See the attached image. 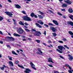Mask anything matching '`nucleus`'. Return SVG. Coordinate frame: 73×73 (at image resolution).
<instances>
[{
	"instance_id": "6",
	"label": "nucleus",
	"mask_w": 73,
	"mask_h": 73,
	"mask_svg": "<svg viewBox=\"0 0 73 73\" xmlns=\"http://www.w3.org/2000/svg\"><path fill=\"white\" fill-rule=\"evenodd\" d=\"M5 13H6L7 15L9 16L10 17H12V16L13 15V14L10 12H5Z\"/></svg>"
},
{
	"instance_id": "44",
	"label": "nucleus",
	"mask_w": 73,
	"mask_h": 73,
	"mask_svg": "<svg viewBox=\"0 0 73 73\" xmlns=\"http://www.w3.org/2000/svg\"><path fill=\"white\" fill-rule=\"evenodd\" d=\"M22 13H23L24 14H25V15H26V13H25V11H22Z\"/></svg>"
},
{
	"instance_id": "58",
	"label": "nucleus",
	"mask_w": 73,
	"mask_h": 73,
	"mask_svg": "<svg viewBox=\"0 0 73 73\" xmlns=\"http://www.w3.org/2000/svg\"><path fill=\"white\" fill-rule=\"evenodd\" d=\"M8 2H10V3H11L12 2L11 1V0H8Z\"/></svg>"
},
{
	"instance_id": "15",
	"label": "nucleus",
	"mask_w": 73,
	"mask_h": 73,
	"mask_svg": "<svg viewBox=\"0 0 73 73\" xmlns=\"http://www.w3.org/2000/svg\"><path fill=\"white\" fill-rule=\"evenodd\" d=\"M68 57H69V59L70 60H72L73 59V58L72 56H71L70 55H68Z\"/></svg>"
},
{
	"instance_id": "39",
	"label": "nucleus",
	"mask_w": 73,
	"mask_h": 73,
	"mask_svg": "<svg viewBox=\"0 0 73 73\" xmlns=\"http://www.w3.org/2000/svg\"><path fill=\"white\" fill-rule=\"evenodd\" d=\"M64 46L65 48H67V49H69V47L67 46V45H64Z\"/></svg>"
},
{
	"instance_id": "17",
	"label": "nucleus",
	"mask_w": 73,
	"mask_h": 73,
	"mask_svg": "<svg viewBox=\"0 0 73 73\" xmlns=\"http://www.w3.org/2000/svg\"><path fill=\"white\" fill-rule=\"evenodd\" d=\"M7 67V68H8V67H6L5 65H3V67H0V68H1V70H4V67Z\"/></svg>"
},
{
	"instance_id": "32",
	"label": "nucleus",
	"mask_w": 73,
	"mask_h": 73,
	"mask_svg": "<svg viewBox=\"0 0 73 73\" xmlns=\"http://www.w3.org/2000/svg\"><path fill=\"white\" fill-rule=\"evenodd\" d=\"M38 16L40 19H42V18L43 17L42 16L40 15H38Z\"/></svg>"
},
{
	"instance_id": "48",
	"label": "nucleus",
	"mask_w": 73,
	"mask_h": 73,
	"mask_svg": "<svg viewBox=\"0 0 73 73\" xmlns=\"http://www.w3.org/2000/svg\"><path fill=\"white\" fill-rule=\"evenodd\" d=\"M58 14L59 15H60L61 16H62V15L60 13H58Z\"/></svg>"
},
{
	"instance_id": "10",
	"label": "nucleus",
	"mask_w": 73,
	"mask_h": 73,
	"mask_svg": "<svg viewBox=\"0 0 73 73\" xmlns=\"http://www.w3.org/2000/svg\"><path fill=\"white\" fill-rule=\"evenodd\" d=\"M31 71V70L28 68H26V70L24 71V72L25 73H30L29 72Z\"/></svg>"
},
{
	"instance_id": "60",
	"label": "nucleus",
	"mask_w": 73,
	"mask_h": 73,
	"mask_svg": "<svg viewBox=\"0 0 73 73\" xmlns=\"http://www.w3.org/2000/svg\"><path fill=\"white\" fill-rule=\"evenodd\" d=\"M15 63L16 64H17L18 63H19V61H16L15 62Z\"/></svg>"
},
{
	"instance_id": "33",
	"label": "nucleus",
	"mask_w": 73,
	"mask_h": 73,
	"mask_svg": "<svg viewBox=\"0 0 73 73\" xmlns=\"http://www.w3.org/2000/svg\"><path fill=\"white\" fill-rule=\"evenodd\" d=\"M31 17H34V13H31Z\"/></svg>"
},
{
	"instance_id": "12",
	"label": "nucleus",
	"mask_w": 73,
	"mask_h": 73,
	"mask_svg": "<svg viewBox=\"0 0 73 73\" xmlns=\"http://www.w3.org/2000/svg\"><path fill=\"white\" fill-rule=\"evenodd\" d=\"M52 21L55 25H59V24L57 22V21H56V20H52Z\"/></svg>"
},
{
	"instance_id": "50",
	"label": "nucleus",
	"mask_w": 73,
	"mask_h": 73,
	"mask_svg": "<svg viewBox=\"0 0 73 73\" xmlns=\"http://www.w3.org/2000/svg\"><path fill=\"white\" fill-rule=\"evenodd\" d=\"M54 73H59L58 71H54Z\"/></svg>"
},
{
	"instance_id": "37",
	"label": "nucleus",
	"mask_w": 73,
	"mask_h": 73,
	"mask_svg": "<svg viewBox=\"0 0 73 73\" xmlns=\"http://www.w3.org/2000/svg\"><path fill=\"white\" fill-rule=\"evenodd\" d=\"M3 19H4L3 17H1L0 16V21H2Z\"/></svg>"
},
{
	"instance_id": "20",
	"label": "nucleus",
	"mask_w": 73,
	"mask_h": 73,
	"mask_svg": "<svg viewBox=\"0 0 73 73\" xmlns=\"http://www.w3.org/2000/svg\"><path fill=\"white\" fill-rule=\"evenodd\" d=\"M13 35L15 36H17L18 37H20L21 36L20 35H19L18 34H17V33H13Z\"/></svg>"
},
{
	"instance_id": "56",
	"label": "nucleus",
	"mask_w": 73,
	"mask_h": 73,
	"mask_svg": "<svg viewBox=\"0 0 73 73\" xmlns=\"http://www.w3.org/2000/svg\"><path fill=\"white\" fill-rule=\"evenodd\" d=\"M49 11H50V13H53V11H51V10H49Z\"/></svg>"
},
{
	"instance_id": "43",
	"label": "nucleus",
	"mask_w": 73,
	"mask_h": 73,
	"mask_svg": "<svg viewBox=\"0 0 73 73\" xmlns=\"http://www.w3.org/2000/svg\"><path fill=\"white\" fill-rule=\"evenodd\" d=\"M48 66H49V67H53V66L52 65V64H48Z\"/></svg>"
},
{
	"instance_id": "4",
	"label": "nucleus",
	"mask_w": 73,
	"mask_h": 73,
	"mask_svg": "<svg viewBox=\"0 0 73 73\" xmlns=\"http://www.w3.org/2000/svg\"><path fill=\"white\" fill-rule=\"evenodd\" d=\"M5 40L7 41H9V40H12V41H15V38H14L12 37H6Z\"/></svg>"
},
{
	"instance_id": "11",
	"label": "nucleus",
	"mask_w": 73,
	"mask_h": 73,
	"mask_svg": "<svg viewBox=\"0 0 73 73\" xmlns=\"http://www.w3.org/2000/svg\"><path fill=\"white\" fill-rule=\"evenodd\" d=\"M67 24L68 25H71L73 26V22L72 21H67ZM72 28H73V27Z\"/></svg>"
},
{
	"instance_id": "24",
	"label": "nucleus",
	"mask_w": 73,
	"mask_h": 73,
	"mask_svg": "<svg viewBox=\"0 0 73 73\" xmlns=\"http://www.w3.org/2000/svg\"><path fill=\"white\" fill-rule=\"evenodd\" d=\"M38 51L40 52L41 53H43V52L41 51V50L40 49V48H38Z\"/></svg>"
},
{
	"instance_id": "59",
	"label": "nucleus",
	"mask_w": 73,
	"mask_h": 73,
	"mask_svg": "<svg viewBox=\"0 0 73 73\" xmlns=\"http://www.w3.org/2000/svg\"><path fill=\"white\" fill-rule=\"evenodd\" d=\"M34 17L36 18H37L38 17L36 15H34Z\"/></svg>"
},
{
	"instance_id": "13",
	"label": "nucleus",
	"mask_w": 73,
	"mask_h": 73,
	"mask_svg": "<svg viewBox=\"0 0 73 73\" xmlns=\"http://www.w3.org/2000/svg\"><path fill=\"white\" fill-rule=\"evenodd\" d=\"M48 62H51L52 63H54V62H53L52 58H48Z\"/></svg>"
},
{
	"instance_id": "34",
	"label": "nucleus",
	"mask_w": 73,
	"mask_h": 73,
	"mask_svg": "<svg viewBox=\"0 0 73 73\" xmlns=\"http://www.w3.org/2000/svg\"><path fill=\"white\" fill-rule=\"evenodd\" d=\"M38 43H40V40H35Z\"/></svg>"
},
{
	"instance_id": "51",
	"label": "nucleus",
	"mask_w": 73,
	"mask_h": 73,
	"mask_svg": "<svg viewBox=\"0 0 73 73\" xmlns=\"http://www.w3.org/2000/svg\"><path fill=\"white\" fill-rule=\"evenodd\" d=\"M61 10L62 11H66L65 9H61Z\"/></svg>"
},
{
	"instance_id": "5",
	"label": "nucleus",
	"mask_w": 73,
	"mask_h": 73,
	"mask_svg": "<svg viewBox=\"0 0 73 73\" xmlns=\"http://www.w3.org/2000/svg\"><path fill=\"white\" fill-rule=\"evenodd\" d=\"M36 33H34V35L35 36H40V35H41V33L40 32H38V31H36Z\"/></svg>"
},
{
	"instance_id": "46",
	"label": "nucleus",
	"mask_w": 73,
	"mask_h": 73,
	"mask_svg": "<svg viewBox=\"0 0 73 73\" xmlns=\"http://www.w3.org/2000/svg\"><path fill=\"white\" fill-rule=\"evenodd\" d=\"M68 72L70 73H72V71L70 70H68Z\"/></svg>"
},
{
	"instance_id": "41",
	"label": "nucleus",
	"mask_w": 73,
	"mask_h": 73,
	"mask_svg": "<svg viewBox=\"0 0 73 73\" xmlns=\"http://www.w3.org/2000/svg\"><path fill=\"white\" fill-rule=\"evenodd\" d=\"M21 37L23 38V39H24L25 38V36H21Z\"/></svg>"
},
{
	"instance_id": "49",
	"label": "nucleus",
	"mask_w": 73,
	"mask_h": 73,
	"mask_svg": "<svg viewBox=\"0 0 73 73\" xmlns=\"http://www.w3.org/2000/svg\"><path fill=\"white\" fill-rule=\"evenodd\" d=\"M25 24V25H28L29 24H28V23H27V22H25V23H24Z\"/></svg>"
},
{
	"instance_id": "61",
	"label": "nucleus",
	"mask_w": 73,
	"mask_h": 73,
	"mask_svg": "<svg viewBox=\"0 0 73 73\" xmlns=\"http://www.w3.org/2000/svg\"><path fill=\"white\" fill-rule=\"evenodd\" d=\"M44 35H45V36L46 35V31H44Z\"/></svg>"
},
{
	"instance_id": "1",
	"label": "nucleus",
	"mask_w": 73,
	"mask_h": 73,
	"mask_svg": "<svg viewBox=\"0 0 73 73\" xmlns=\"http://www.w3.org/2000/svg\"><path fill=\"white\" fill-rule=\"evenodd\" d=\"M58 48L59 49H56V51L58 52H59L60 53H62V52L61 51L63 50V46H58Z\"/></svg>"
},
{
	"instance_id": "45",
	"label": "nucleus",
	"mask_w": 73,
	"mask_h": 73,
	"mask_svg": "<svg viewBox=\"0 0 73 73\" xmlns=\"http://www.w3.org/2000/svg\"><path fill=\"white\" fill-rule=\"evenodd\" d=\"M58 42H60V43H63V41H60V40H59L58 41Z\"/></svg>"
},
{
	"instance_id": "62",
	"label": "nucleus",
	"mask_w": 73,
	"mask_h": 73,
	"mask_svg": "<svg viewBox=\"0 0 73 73\" xmlns=\"http://www.w3.org/2000/svg\"><path fill=\"white\" fill-rule=\"evenodd\" d=\"M22 55L23 56V57H25V54H23V53H22Z\"/></svg>"
},
{
	"instance_id": "55",
	"label": "nucleus",
	"mask_w": 73,
	"mask_h": 73,
	"mask_svg": "<svg viewBox=\"0 0 73 73\" xmlns=\"http://www.w3.org/2000/svg\"><path fill=\"white\" fill-rule=\"evenodd\" d=\"M23 41H27V39H25V38H24V39H23Z\"/></svg>"
},
{
	"instance_id": "8",
	"label": "nucleus",
	"mask_w": 73,
	"mask_h": 73,
	"mask_svg": "<svg viewBox=\"0 0 73 73\" xmlns=\"http://www.w3.org/2000/svg\"><path fill=\"white\" fill-rule=\"evenodd\" d=\"M30 64L31 65V67L33 68V69H34L35 70H36V68L35 67V65L32 62H30Z\"/></svg>"
},
{
	"instance_id": "40",
	"label": "nucleus",
	"mask_w": 73,
	"mask_h": 73,
	"mask_svg": "<svg viewBox=\"0 0 73 73\" xmlns=\"http://www.w3.org/2000/svg\"><path fill=\"white\" fill-rule=\"evenodd\" d=\"M31 31H32V32H36V30H35V29H32Z\"/></svg>"
},
{
	"instance_id": "63",
	"label": "nucleus",
	"mask_w": 73,
	"mask_h": 73,
	"mask_svg": "<svg viewBox=\"0 0 73 73\" xmlns=\"http://www.w3.org/2000/svg\"><path fill=\"white\" fill-rule=\"evenodd\" d=\"M65 65L67 67H69V64H66Z\"/></svg>"
},
{
	"instance_id": "7",
	"label": "nucleus",
	"mask_w": 73,
	"mask_h": 73,
	"mask_svg": "<svg viewBox=\"0 0 73 73\" xmlns=\"http://www.w3.org/2000/svg\"><path fill=\"white\" fill-rule=\"evenodd\" d=\"M50 29H51V30H52V31L54 32H55L56 31V28L53 27H50Z\"/></svg>"
},
{
	"instance_id": "19",
	"label": "nucleus",
	"mask_w": 73,
	"mask_h": 73,
	"mask_svg": "<svg viewBox=\"0 0 73 73\" xmlns=\"http://www.w3.org/2000/svg\"><path fill=\"white\" fill-rule=\"evenodd\" d=\"M35 24L38 27H39V28H42V27L41 26V25H40L39 24H38V23H35Z\"/></svg>"
},
{
	"instance_id": "47",
	"label": "nucleus",
	"mask_w": 73,
	"mask_h": 73,
	"mask_svg": "<svg viewBox=\"0 0 73 73\" xmlns=\"http://www.w3.org/2000/svg\"><path fill=\"white\" fill-rule=\"evenodd\" d=\"M63 41H67L66 38H63Z\"/></svg>"
},
{
	"instance_id": "52",
	"label": "nucleus",
	"mask_w": 73,
	"mask_h": 73,
	"mask_svg": "<svg viewBox=\"0 0 73 73\" xmlns=\"http://www.w3.org/2000/svg\"><path fill=\"white\" fill-rule=\"evenodd\" d=\"M60 58H62V59H64V57H63L62 56V55H60Z\"/></svg>"
},
{
	"instance_id": "2",
	"label": "nucleus",
	"mask_w": 73,
	"mask_h": 73,
	"mask_svg": "<svg viewBox=\"0 0 73 73\" xmlns=\"http://www.w3.org/2000/svg\"><path fill=\"white\" fill-rule=\"evenodd\" d=\"M17 32L19 34H22L23 32H24V31L22 29V28L20 27L17 31Z\"/></svg>"
},
{
	"instance_id": "30",
	"label": "nucleus",
	"mask_w": 73,
	"mask_h": 73,
	"mask_svg": "<svg viewBox=\"0 0 73 73\" xmlns=\"http://www.w3.org/2000/svg\"><path fill=\"white\" fill-rule=\"evenodd\" d=\"M18 66L20 67H21L22 68H24V67H23V66H21V65H20V64H18Z\"/></svg>"
},
{
	"instance_id": "14",
	"label": "nucleus",
	"mask_w": 73,
	"mask_h": 73,
	"mask_svg": "<svg viewBox=\"0 0 73 73\" xmlns=\"http://www.w3.org/2000/svg\"><path fill=\"white\" fill-rule=\"evenodd\" d=\"M9 65L10 66H13L14 64L12 62H11V61H9Z\"/></svg>"
},
{
	"instance_id": "27",
	"label": "nucleus",
	"mask_w": 73,
	"mask_h": 73,
	"mask_svg": "<svg viewBox=\"0 0 73 73\" xmlns=\"http://www.w3.org/2000/svg\"><path fill=\"white\" fill-rule=\"evenodd\" d=\"M38 13H39L40 14V15H42L43 14H44V13H42V12H41V11H38Z\"/></svg>"
},
{
	"instance_id": "31",
	"label": "nucleus",
	"mask_w": 73,
	"mask_h": 73,
	"mask_svg": "<svg viewBox=\"0 0 73 73\" xmlns=\"http://www.w3.org/2000/svg\"><path fill=\"white\" fill-rule=\"evenodd\" d=\"M52 34L54 37H55V36H57V34H56V33H52Z\"/></svg>"
},
{
	"instance_id": "21",
	"label": "nucleus",
	"mask_w": 73,
	"mask_h": 73,
	"mask_svg": "<svg viewBox=\"0 0 73 73\" xmlns=\"http://www.w3.org/2000/svg\"><path fill=\"white\" fill-rule=\"evenodd\" d=\"M15 6L16 8L17 9H20L21 8L20 6L19 5H15Z\"/></svg>"
},
{
	"instance_id": "29",
	"label": "nucleus",
	"mask_w": 73,
	"mask_h": 73,
	"mask_svg": "<svg viewBox=\"0 0 73 73\" xmlns=\"http://www.w3.org/2000/svg\"><path fill=\"white\" fill-rule=\"evenodd\" d=\"M68 33L70 35H72H72H73V32L71 31H69Z\"/></svg>"
},
{
	"instance_id": "28",
	"label": "nucleus",
	"mask_w": 73,
	"mask_h": 73,
	"mask_svg": "<svg viewBox=\"0 0 73 73\" xmlns=\"http://www.w3.org/2000/svg\"><path fill=\"white\" fill-rule=\"evenodd\" d=\"M19 24H20L21 25H24V24L23 23L22 21H20L19 22Z\"/></svg>"
},
{
	"instance_id": "22",
	"label": "nucleus",
	"mask_w": 73,
	"mask_h": 73,
	"mask_svg": "<svg viewBox=\"0 0 73 73\" xmlns=\"http://www.w3.org/2000/svg\"><path fill=\"white\" fill-rule=\"evenodd\" d=\"M67 5H66V4H65V3L63 4L62 5V7H67Z\"/></svg>"
},
{
	"instance_id": "36",
	"label": "nucleus",
	"mask_w": 73,
	"mask_h": 73,
	"mask_svg": "<svg viewBox=\"0 0 73 73\" xmlns=\"http://www.w3.org/2000/svg\"><path fill=\"white\" fill-rule=\"evenodd\" d=\"M7 46L8 48H11V46H10V45H7Z\"/></svg>"
},
{
	"instance_id": "23",
	"label": "nucleus",
	"mask_w": 73,
	"mask_h": 73,
	"mask_svg": "<svg viewBox=\"0 0 73 73\" xmlns=\"http://www.w3.org/2000/svg\"><path fill=\"white\" fill-rule=\"evenodd\" d=\"M69 17L72 20H73V15H69Z\"/></svg>"
},
{
	"instance_id": "64",
	"label": "nucleus",
	"mask_w": 73,
	"mask_h": 73,
	"mask_svg": "<svg viewBox=\"0 0 73 73\" xmlns=\"http://www.w3.org/2000/svg\"><path fill=\"white\" fill-rule=\"evenodd\" d=\"M48 43H52V42L51 41H50V40L48 41Z\"/></svg>"
},
{
	"instance_id": "42",
	"label": "nucleus",
	"mask_w": 73,
	"mask_h": 73,
	"mask_svg": "<svg viewBox=\"0 0 73 73\" xmlns=\"http://www.w3.org/2000/svg\"><path fill=\"white\" fill-rule=\"evenodd\" d=\"M44 25L45 27H49L48 25L46 24H44Z\"/></svg>"
},
{
	"instance_id": "3",
	"label": "nucleus",
	"mask_w": 73,
	"mask_h": 73,
	"mask_svg": "<svg viewBox=\"0 0 73 73\" xmlns=\"http://www.w3.org/2000/svg\"><path fill=\"white\" fill-rule=\"evenodd\" d=\"M23 18L24 20H25L26 21H31V18L28 17L27 16H24V17H23Z\"/></svg>"
},
{
	"instance_id": "53",
	"label": "nucleus",
	"mask_w": 73,
	"mask_h": 73,
	"mask_svg": "<svg viewBox=\"0 0 73 73\" xmlns=\"http://www.w3.org/2000/svg\"><path fill=\"white\" fill-rule=\"evenodd\" d=\"M68 68H69V69H70V70H71V69H72V68L71 67V66H69H69H68Z\"/></svg>"
},
{
	"instance_id": "54",
	"label": "nucleus",
	"mask_w": 73,
	"mask_h": 73,
	"mask_svg": "<svg viewBox=\"0 0 73 73\" xmlns=\"http://www.w3.org/2000/svg\"><path fill=\"white\" fill-rule=\"evenodd\" d=\"M0 34L1 35H3L2 32L1 31H0Z\"/></svg>"
},
{
	"instance_id": "18",
	"label": "nucleus",
	"mask_w": 73,
	"mask_h": 73,
	"mask_svg": "<svg viewBox=\"0 0 73 73\" xmlns=\"http://www.w3.org/2000/svg\"><path fill=\"white\" fill-rule=\"evenodd\" d=\"M38 23H39L41 24L42 25H43L44 24L43 22H42V20H38Z\"/></svg>"
},
{
	"instance_id": "35",
	"label": "nucleus",
	"mask_w": 73,
	"mask_h": 73,
	"mask_svg": "<svg viewBox=\"0 0 73 73\" xmlns=\"http://www.w3.org/2000/svg\"><path fill=\"white\" fill-rule=\"evenodd\" d=\"M25 31L27 32H30V30H29V29H28L25 28Z\"/></svg>"
},
{
	"instance_id": "26",
	"label": "nucleus",
	"mask_w": 73,
	"mask_h": 73,
	"mask_svg": "<svg viewBox=\"0 0 73 73\" xmlns=\"http://www.w3.org/2000/svg\"><path fill=\"white\" fill-rule=\"evenodd\" d=\"M12 53L13 54H15V55H17V56L18 55V54H17V53L14 51H12Z\"/></svg>"
},
{
	"instance_id": "38",
	"label": "nucleus",
	"mask_w": 73,
	"mask_h": 73,
	"mask_svg": "<svg viewBox=\"0 0 73 73\" xmlns=\"http://www.w3.org/2000/svg\"><path fill=\"white\" fill-rule=\"evenodd\" d=\"M48 25H51L52 26H53L54 24H52V23H49L48 24Z\"/></svg>"
},
{
	"instance_id": "57",
	"label": "nucleus",
	"mask_w": 73,
	"mask_h": 73,
	"mask_svg": "<svg viewBox=\"0 0 73 73\" xmlns=\"http://www.w3.org/2000/svg\"><path fill=\"white\" fill-rule=\"evenodd\" d=\"M28 39L30 41L32 40V38H28Z\"/></svg>"
},
{
	"instance_id": "25",
	"label": "nucleus",
	"mask_w": 73,
	"mask_h": 73,
	"mask_svg": "<svg viewBox=\"0 0 73 73\" xmlns=\"http://www.w3.org/2000/svg\"><path fill=\"white\" fill-rule=\"evenodd\" d=\"M8 57L9 58V60H12V58L11 56H8Z\"/></svg>"
},
{
	"instance_id": "9",
	"label": "nucleus",
	"mask_w": 73,
	"mask_h": 73,
	"mask_svg": "<svg viewBox=\"0 0 73 73\" xmlns=\"http://www.w3.org/2000/svg\"><path fill=\"white\" fill-rule=\"evenodd\" d=\"M64 2H65L66 3L68 4L69 5H71L72 2L71 1H70V0H67V1H64Z\"/></svg>"
},
{
	"instance_id": "16",
	"label": "nucleus",
	"mask_w": 73,
	"mask_h": 73,
	"mask_svg": "<svg viewBox=\"0 0 73 73\" xmlns=\"http://www.w3.org/2000/svg\"><path fill=\"white\" fill-rule=\"evenodd\" d=\"M68 11L70 13H72L73 12V10L72 9H69Z\"/></svg>"
}]
</instances>
